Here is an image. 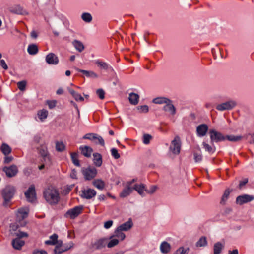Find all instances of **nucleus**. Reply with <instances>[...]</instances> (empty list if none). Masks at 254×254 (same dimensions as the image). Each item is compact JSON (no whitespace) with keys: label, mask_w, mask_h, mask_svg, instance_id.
Wrapping results in <instances>:
<instances>
[{"label":"nucleus","mask_w":254,"mask_h":254,"mask_svg":"<svg viewBox=\"0 0 254 254\" xmlns=\"http://www.w3.org/2000/svg\"><path fill=\"white\" fill-rule=\"evenodd\" d=\"M43 196L49 204H57L60 200V194L57 189L53 186H49L43 192Z\"/></svg>","instance_id":"nucleus-1"},{"label":"nucleus","mask_w":254,"mask_h":254,"mask_svg":"<svg viewBox=\"0 0 254 254\" xmlns=\"http://www.w3.org/2000/svg\"><path fill=\"white\" fill-rule=\"evenodd\" d=\"M210 142L211 144L214 142H219L226 140V137L221 132L214 129H211L209 130Z\"/></svg>","instance_id":"nucleus-2"},{"label":"nucleus","mask_w":254,"mask_h":254,"mask_svg":"<svg viewBox=\"0 0 254 254\" xmlns=\"http://www.w3.org/2000/svg\"><path fill=\"white\" fill-rule=\"evenodd\" d=\"M15 191V187L12 186L8 185L5 187L2 192V196L5 202L10 201L13 197Z\"/></svg>","instance_id":"nucleus-3"},{"label":"nucleus","mask_w":254,"mask_h":254,"mask_svg":"<svg viewBox=\"0 0 254 254\" xmlns=\"http://www.w3.org/2000/svg\"><path fill=\"white\" fill-rule=\"evenodd\" d=\"M181 147V142L180 138L178 136H176L171 141L169 149L174 154L177 155L180 152Z\"/></svg>","instance_id":"nucleus-4"},{"label":"nucleus","mask_w":254,"mask_h":254,"mask_svg":"<svg viewBox=\"0 0 254 254\" xmlns=\"http://www.w3.org/2000/svg\"><path fill=\"white\" fill-rule=\"evenodd\" d=\"M82 173L86 180H91L96 176L97 171L94 167H88L82 169Z\"/></svg>","instance_id":"nucleus-5"},{"label":"nucleus","mask_w":254,"mask_h":254,"mask_svg":"<svg viewBox=\"0 0 254 254\" xmlns=\"http://www.w3.org/2000/svg\"><path fill=\"white\" fill-rule=\"evenodd\" d=\"M83 206H77L68 210L65 214V217H69L71 219H74L80 214L82 211Z\"/></svg>","instance_id":"nucleus-6"},{"label":"nucleus","mask_w":254,"mask_h":254,"mask_svg":"<svg viewBox=\"0 0 254 254\" xmlns=\"http://www.w3.org/2000/svg\"><path fill=\"white\" fill-rule=\"evenodd\" d=\"M236 102L234 100H229L218 104L216 108L218 111L230 110L236 106Z\"/></svg>","instance_id":"nucleus-7"},{"label":"nucleus","mask_w":254,"mask_h":254,"mask_svg":"<svg viewBox=\"0 0 254 254\" xmlns=\"http://www.w3.org/2000/svg\"><path fill=\"white\" fill-rule=\"evenodd\" d=\"M83 138L91 141H94L95 139H98V142H95V143L100 144L102 146H104L105 145L104 139L102 136L96 133H87L83 137Z\"/></svg>","instance_id":"nucleus-8"},{"label":"nucleus","mask_w":254,"mask_h":254,"mask_svg":"<svg viewBox=\"0 0 254 254\" xmlns=\"http://www.w3.org/2000/svg\"><path fill=\"white\" fill-rule=\"evenodd\" d=\"M25 195L27 200L30 202H34L36 200V194L35 186L31 185L25 192Z\"/></svg>","instance_id":"nucleus-9"},{"label":"nucleus","mask_w":254,"mask_h":254,"mask_svg":"<svg viewBox=\"0 0 254 254\" xmlns=\"http://www.w3.org/2000/svg\"><path fill=\"white\" fill-rule=\"evenodd\" d=\"M254 200V196L249 194H243L238 196L236 199V202L237 204L243 205L245 203L250 202Z\"/></svg>","instance_id":"nucleus-10"},{"label":"nucleus","mask_w":254,"mask_h":254,"mask_svg":"<svg viewBox=\"0 0 254 254\" xmlns=\"http://www.w3.org/2000/svg\"><path fill=\"white\" fill-rule=\"evenodd\" d=\"M135 181L134 179L132 181L127 182V183L125 188L123 189L122 191L120 193V196L121 197L124 198L129 195L133 190V186L132 184Z\"/></svg>","instance_id":"nucleus-11"},{"label":"nucleus","mask_w":254,"mask_h":254,"mask_svg":"<svg viewBox=\"0 0 254 254\" xmlns=\"http://www.w3.org/2000/svg\"><path fill=\"white\" fill-rule=\"evenodd\" d=\"M3 171L6 173L8 177H12L16 175L18 172V169L16 166L12 165L9 167H4Z\"/></svg>","instance_id":"nucleus-12"},{"label":"nucleus","mask_w":254,"mask_h":254,"mask_svg":"<svg viewBox=\"0 0 254 254\" xmlns=\"http://www.w3.org/2000/svg\"><path fill=\"white\" fill-rule=\"evenodd\" d=\"M208 126L205 124H202L196 127V133L197 136L202 137L204 136L208 132Z\"/></svg>","instance_id":"nucleus-13"},{"label":"nucleus","mask_w":254,"mask_h":254,"mask_svg":"<svg viewBox=\"0 0 254 254\" xmlns=\"http://www.w3.org/2000/svg\"><path fill=\"white\" fill-rule=\"evenodd\" d=\"M96 195V191L95 190L92 189H88L82 190L81 197L90 199L95 196Z\"/></svg>","instance_id":"nucleus-14"},{"label":"nucleus","mask_w":254,"mask_h":254,"mask_svg":"<svg viewBox=\"0 0 254 254\" xmlns=\"http://www.w3.org/2000/svg\"><path fill=\"white\" fill-rule=\"evenodd\" d=\"M108 241V238H107L99 239L92 244V247L96 249H101L107 245Z\"/></svg>","instance_id":"nucleus-15"},{"label":"nucleus","mask_w":254,"mask_h":254,"mask_svg":"<svg viewBox=\"0 0 254 254\" xmlns=\"http://www.w3.org/2000/svg\"><path fill=\"white\" fill-rule=\"evenodd\" d=\"M45 60L49 64L56 65L59 63L58 57L53 53H49L46 56Z\"/></svg>","instance_id":"nucleus-16"},{"label":"nucleus","mask_w":254,"mask_h":254,"mask_svg":"<svg viewBox=\"0 0 254 254\" xmlns=\"http://www.w3.org/2000/svg\"><path fill=\"white\" fill-rule=\"evenodd\" d=\"M163 110L166 112H168L171 115H174L176 114V110L174 106L172 104V101L169 99V101L166 103L163 107Z\"/></svg>","instance_id":"nucleus-17"},{"label":"nucleus","mask_w":254,"mask_h":254,"mask_svg":"<svg viewBox=\"0 0 254 254\" xmlns=\"http://www.w3.org/2000/svg\"><path fill=\"white\" fill-rule=\"evenodd\" d=\"M82 154L87 158L90 157L93 152V149L88 146H81L79 148Z\"/></svg>","instance_id":"nucleus-18"},{"label":"nucleus","mask_w":254,"mask_h":254,"mask_svg":"<svg viewBox=\"0 0 254 254\" xmlns=\"http://www.w3.org/2000/svg\"><path fill=\"white\" fill-rule=\"evenodd\" d=\"M73 243L72 242H70L68 243V246L67 247H65L64 248H63L62 247L59 246H56L54 249L55 254H60L63 252L66 251L72 248L73 246Z\"/></svg>","instance_id":"nucleus-19"},{"label":"nucleus","mask_w":254,"mask_h":254,"mask_svg":"<svg viewBox=\"0 0 254 254\" xmlns=\"http://www.w3.org/2000/svg\"><path fill=\"white\" fill-rule=\"evenodd\" d=\"M122 231V230L119 229V228L117 227L114 231V234L111 236L110 237V239L116 237L119 240H124L126 238V235Z\"/></svg>","instance_id":"nucleus-20"},{"label":"nucleus","mask_w":254,"mask_h":254,"mask_svg":"<svg viewBox=\"0 0 254 254\" xmlns=\"http://www.w3.org/2000/svg\"><path fill=\"white\" fill-rule=\"evenodd\" d=\"M133 226V223L131 219L130 218L129 220L125 223L120 225L118 227L119 229L123 231H127L130 230Z\"/></svg>","instance_id":"nucleus-21"},{"label":"nucleus","mask_w":254,"mask_h":254,"mask_svg":"<svg viewBox=\"0 0 254 254\" xmlns=\"http://www.w3.org/2000/svg\"><path fill=\"white\" fill-rule=\"evenodd\" d=\"M145 188V186L143 184H135L133 186V190H136L138 194L142 196H144V191L146 190Z\"/></svg>","instance_id":"nucleus-22"},{"label":"nucleus","mask_w":254,"mask_h":254,"mask_svg":"<svg viewBox=\"0 0 254 254\" xmlns=\"http://www.w3.org/2000/svg\"><path fill=\"white\" fill-rule=\"evenodd\" d=\"M93 185L100 190H103L105 186V182L101 179H95L92 182Z\"/></svg>","instance_id":"nucleus-23"},{"label":"nucleus","mask_w":254,"mask_h":254,"mask_svg":"<svg viewBox=\"0 0 254 254\" xmlns=\"http://www.w3.org/2000/svg\"><path fill=\"white\" fill-rule=\"evenodd\" d=\"M24 244V241L19 238H15L13 239L12 242V245L13 248L17 250L21 249Z\"/></svg>","instance_id":"nucleus-24"},{"label":"nucleus","mask_w":254,"mask_h":254,"mask_svg":"<svg viewBox=\"0 0 254 254\" xmlns=\"http://www.w3.org/2000/svg\"><path fill=\"white\" fill-rule=\"evenodd\" d=\"M39 153L45 160L46 159L50 160L47 147L45 145H42L41 146L39 149Z\"/></svg>","instance_id":"nucleus-25"},{"label":"nucleus","mask_w":254,"mask_h":254,"mask_svg":"<svg viewBox=\"0 0 254 254\" xmlns=\"http://www.w3.org/2000/svg\"><path fill=\"white\" fill-rule=\"evenodd\" d=\"M93 162L95 166L100 167L102 164V156L100 153H95L93 154Z\"/></svg>","instance_id":"nucleus-26"},{"label":"nucleus","mask_w":254,"mask_h":254,"mask_svg":"<svg viewBox=\"0 0 254 254\" xmlns=\"http://www.w3.org/2000/svg\"><path fill=\"white\" fill-rule=\"evenodd\" d=\"M77 70L81 73H82L86 77L91 78H97L98 77V75L94 72L92 71H87L80 69H77Z\"/></svg>","instance_id":"nucleus-27"},{"label":"nucleus","mask_w":254,"mask_h":254,"mask_svg":"<svg viewBox=\"0 0 254 254\" xmlns=\"http://www.w3.org/2000/svg\"><path fill=\"white\" fill-rule=\"evenodd\" d=\"M211 144V145H210L205 142H203L202 143L203 148L206 151L208 152L210 154H213L216 150V147L214 146V143Z\"/></svg>","instance_id":"nucleus-28"},{"label":"nucleus","mask_w":254,"mask_h":254,"mask_svg":"<svg viewBox=\"0 0 254 254\" xmlns=\"http://www.w3.org/2000/svg\"><path fill=\"white\" fill-rule=\"evenodd\" d=\"M38 47L35 44H31L28 45L27 52L31 55H35L38 52Z\"/></svg>","instance_id":"nucleus-29"},{"label":"nucleus","mask_w":254,"mask_h":254,"mask_svg":"<svg viewBox=\"0 0 254 254\" xmlns=\"http://www.w3.org/2000/svg\"><path fill=\"white\" fill-rule=\"evenodd\" d=\"M161 252L163 254L168 253L171 249L170 245L167 242H163L160 247Z\"/></svg>","instance_id":"nucleus-30"},{"label":"nucleus","mask_w":254,"mask_h":254,"mask_svg":"<svg viewBox=\"0 0 254 254\" xmlns=\"http://www.w3.org/2000/svg\"><path fill=\"white\" fill-rule=\"evenodd\" d=\"M72 45L76 50L79 52H82L85 48L83 44L81 41L77 40L73 41Z\"/></svg>","instance_id":"nucleus-31"},{"label":"nucleus","mask_w":254,"mask_h":254,"mask_svg":"<svg viewBox=\"0 0 254 254\" xmlns=\"http://www.w3.org/2000/svg\"><path fill=\"white\" fill-rule=\"evenodd\" d=\"M139 96L137 94L131 93L129 95L128 99L130 103L132 105H136L138 102Z\"/></svg>","instance_id":"nucleus-32"},{"label":"nucleus","mask_w":254,"mask_h":254,"mask_svg":"<svg viewBox=\"0 0 254 254\" xmlns=\"http://www.w3.org/2000/svg\"><path fill=\"white\" fill-rule=\"evenodd\" d=\"M9 10L11 13L16 14H22L23 12V8L18 5L10 7Z\"/></svg>","instance_id":"nucleus-33"},{"label":"nucleus","mask_w":254,"mask_h":254,"mask_svg":"<svg viewBox=\"0 0 254 254\" xmlns=\"http://www.w3.org/2000/svg\"><path fill=\"white\" fill-rule=\"evenodd\" d=\"M169 101V99L164 97H159L153 99L152 102L156 104H166Z\"/></svg>","instance_id":"nucleus-34"},{"label":"nucleus","mask_w":254,"mask_h":254,"mask_svg":"<svg viewBox=\"0 0 254 254\" xmlns=\"http://www.w3.org/2000/svg\"><path fill=\"white\" fill-rule=\"evenodd\" d=\"M0 149L3 154L5 156L8 155L11 152V147L8 144L5 143L2 144Z\"/></svg>","instance_id":"nucleus-35"},{"label":"nucleus","mask_w":254,"mask_h":254,"mask_svg":"<svg viewBox=\"0 0 254 254\" xmlns=\"http://www.w3.org/2000/svg\"><path fill=\"white\" fill-rule=\"evenodd\" d=\"M224 247V245L220 242L215 243L213 248L214 254H220Z\"/></svg>","instance_id":"nucleus-36"},{"label":"nucleus","mask_w":254,"mask_h":254,"mask_svg":"<svg viewBox=\"0 0 254 254\" xmlns=\"http://www.w3.org/2000/svg\"><path fill=\"white\" fill-rule=\"evenodd\" d=\"M68 91L76 101H83L84 100V98L80 94L75 92L74 90L69 89Z\"/></svg>","instance_id":"nucleus-37"},{"label":"nucleus","mask_w":254,"mask_h":254,"mask_svg":"<svg viewBox=\"0 0 254 254\" xmlns=\"http://www.w3.org/2000/svg\"><path fill=\"white\" fill-rule=\"evenodd\" d=\"M81 19L86 23H90L92 20V16L88 12H84L81 15Z\"/></svg>","instance_id":"nucleus-38"},{"label":"nucleus","mask_w":254,"mask_h":254,"mask_svg":"<svg viewBox=\"0 0 254 254\" xmlns=\"http://www.w3.org/2000/svg\"><path fill=\"white\" fill-rule=\"evenodd\" d=\"M72 163L74 165L76 166H80V164L79 163V160L78 159V154L76 152H72L70 153Z\"/></svg>","instance_id":"nucleus-39"},{"label":"nucleus","mask_w":254,"mask_h":254,"mask_svg":"<svg viewBox=\"0 0 254 254\" xmlns=\"http://www.w3.org/2000/svg\"><path fill=\"white\" fill-rule=\"evenodd\" d=\"M226 140H228L232 142H237L242 139L243 137L241 135L235 136L234 135H225Z\"/></svg>","instance_id":"nucleus-40"},{"label":"nucleus","mask_w":254,"mask_h":254,"mask_svg":"<svg viewBox=\"0 0 254 254\" xmlns=\"http://www.w3.org/2000/svg\"><path fill=\"white\" fill-rule=\"evenodd\" d=\"M95 63L101 68H103L105 70H108L109 68H111L113 70L112 68L107 63L101 61L100 60H97L95 62Z\"/></svg>","instance_id":"nucleus-41"},{"label":"nucleus","mask_w":254,"mask_h":254,"mask_svg":"<svg viewBox=\"0 0 254 254\" xmlns=\"http://www.w3.org/2000/svg\"><path fill=\"white\" fill-rule=\"evenodd\" d=\"M58 235L54 234L50 237V239L45 242L47 245H55L58 240Z\"/></svg>","instance_id":"nucleus-42"},{"label":"nucleus","mask_w":254,"mask_h":254,"mask_svg":"<svg viewBox=\"0 0 254 254\" xmlns=\"http://www.w3.org/2000/svg\"><path fill=\"white\" fill-rule=\"evenodd\" d=\"M48 112L45 109H43L38 112V116L41 121H43L48 116Z\"/></svg>","instance_id":"nucleus-43"},{"label":"nucleus","mask_w":254,"mask_h":254,"mask_svg":"<svg viewBox=\"0 0 254 254\" xmlns=\"http://www.w3.org/2000/svg\"><path fill=\"white\" fill-rule=\"evenodd\" d=\"M28 215V210L25 208H20L18 209L17 216L20 217L22 219L27 217Z\"/></svg>","instance_id":"nucleus-44"},{"label":"nucleus","mask_w":254,"mask_h":254,"mask_svg":"<svg viewBox=\"0 0 254 254\" xmlns=\"http://www.w3.org/2000/svg\"><path fill=\"white\" fill-rule=\"evenodd\" d=\"M110 239V238L108 239V240ZM119 243V240L117 238H112L110 239V241L107 242V246L108 248H112L116 245H117Z\"/></svg>","instance_id":"nucleus-45"},{"label":"nucleus","mask_w":254,"mask_h":254,"mask_svg":"<svg viewBox=\"0 0 254 254\" xmlns=\"http://www.w3.org/2000/svg\"><path fill=\"white\" fill-rule=\"evenodd\" d=\"M207 244V241L205 237H201L197 242L196 246L197 247H204Z\"/></svg>","instance_id":"nucleus-46"},{"label":"nucleus","mask_w":254,"mask_h":254,"mask_svg":"<svg viewBox=\"0 0 254 254\" xmlns=\"http://www.w3.org/2000/svg\"><path fill=\"white\" fill-rule=\"evenodd\" d=\"M65 146L62 141H57L56 142V149L58 152H62L65 150Z\"/></svg>","instance_id":"nucleus-47"},{"label":"nucleus","mask_w":254,"mask_h":254,"mask_svg":"<svg viewBox=\"0 0 254 254\" xmlns=\"http://www.w3.org/2000/svg\"><path fill=\"white\" fill-rule=\"evenodd\" d=\"M189 252V248L181 247L179 248L174 253V254H188Z\"/></svg>","instance_id":"nucleus-48"},{"label":"nucleus","mask_w":254,"mask_h":254,"mask_svg":"<svg viewBox=\"0 0 254 254\" xmlns=\"http://www.w3.org/2000/svg\"><path fill=\"white\" fill-rule=\"evenodd\" d=\"M231 190L229 189L225 190L221 200V204H225L226 200H227Z\"/></svg>","instance_id":"nucleus-49"},{"label":"nucleus","mask_w":254,"mask_h":254,"mask_svg":"<svg viewBox=\"0 0 254 254\" xmlns=\"http://www.w3.org/2000/svg\"><path fill=\"white\" fill-rule=\"evenodd\" d=\"M27 82L25 80H22L17 83V87L20 91H24L25 90Z\"/></svg>","instance_id":"nucleus-50"},{"label":"nucleus","mask_w":254,"mask_h":254,"mask_svg":"<svg viewBox=\"0 0 254 254\" xmlns=\"http://www.w3.org/2000/svg\"><path fill=\"white\" fill-rule=\"evenodd\" d=\"M152 139V136L148 134H146L143 135V142L145 144H148L149 143L150 140Z\"/></svg>","instance_id":"nucleus-51"},{"label":"nucleus","mask_w":254,"mask_h":254,"mask_svg":"<svg viewBox=\"0 0 254 254\" xmlns=\"http://www.w3.org/2000/svg\"><path fill=\"white\" fill-rule=\"evenodd\" d=\"M111 152L112 156L116 159H119L120 157V155L118 153V150L116 148H112L111 150Z\"/></svg>","instance_id":"nucleus-52"},{"label":"nucleus","mask_w":254,"mask_h":254,"mask_svg":"<svg viewBox=\"0 0 254 254\" xmlns=\"http://www.w3.org/2000/svg\"><path fill=\"white\" fill-rule=\"evenodd\" d=\"M96 94L100 99H104L105 98V92L102 89H99L96 91Z\"/></svg>","instance_id":"nucleus-53"},{"label":"nucleus","mask_w":254,"mask_h":254,"mask_svg":"<svg viewBox=\"0 0 254 254\" xmlns=\"http://www.w3.org/2000/svg\"><path fill=\"white\" fill-rule=\"evenodd\" d=\"M157 189V187L156 186H151L149 189L145 190V191L149 194H152L154 193Z\"/></svg>","instance_id":"nucleus-54"},{"label":"nucleus","mask_w":254,"mask_h":254,"mask_svg":"<svg viewBox=\"0 0 254 254\" xmlns=\"http://www.w3.org/2000/svg\"><path fill=\"white\" fill-rule=\"evenodd\" d=\"M138 109L141 112L147 113L149 111L148 106L147 105H142L138 107Z\"/></svg>","instance_id":"nucleus-55"},{"label":"nucleus","mask_w":254,"mask_h":254,"mask_svg":"<svg viewBox=\"0 0 254 254\" xmlns=\"http://www.w3.org/2000/svg\"><path fill=\"white\" fill-rule=\"evenodd\" d=\"M113 224V221L112 220H108L104 222V227L106 229H109L111 228Z\"/></svg>","instance_id":"nucleus-56"},{"label":"nucleus","mask_w":254,"mask_h":254,"mask_svg":"<svg viewBox=\"0 0 254 254\" xmlns=\"http://www.w3.org/2000/svg\"><path fill=\"white\" fill-rule=\"evenodd\" d=\"M194 158L196 162H200L202 160V155L197 153H194Z\"/></svg>","instance_id":"nucleus-57"},{"label":"nucleus","mask_w":254,"mask_h":254,"mask_svg":"<svg viewBox=\"0 0 254 254\" xmlns=\"http://www.w3.org/2000/svg\"><path fill=\"white\" fill-rule=\"evenodd\" d=\"M248 182V178H245L243 180L240 181V183H239V188L240 189H242L243 186L244 185H245Z\"/></svg>","instance_id":"nucleus-58"},{"label":"nucleus","mask_w":254,"mask_h":254,"mask_svg":"<svg viewBox=\"0 0 254 254\" xmlns=\"http://www.w3.org/2000/svg\"><path fill=\"white\" fill-rule=\"evenodd\" d=\"M16 236L17 237V238L21 239L23 237H27L28 235L26 233L23 232H18L15 234Z\"/></svg>","instance_id":"nucleus-59"},{"label":"nucleus","mask_w":254,"mask_h":254,"mask_svg":"<svg viewBox=\"0 0 254 254\" xmlns=\"http://www.w3.org/2000/svg\"><path fill=\"white\" fill-rule=\"evenodd\" d=\"M249 137L251 138V140L249 141L250 143L254 144V134L249 133L245 135L247 139H249Z\"/></svg>","instance_id":"nucleus-60"},{"label":"nucleus","mask_w":254,"mask_h":254,"mask_svg":"<svg viewBox=\"0 0 254 254\" xmlns=\"http://www.w3.org/2000/svg\"><path fill=\"white\" fill-rule=\"evenodd\" d=\"M56 101L55 100L53 101H47V104L49 106V108L50 109H53L54 108L56 105Z\"/></svg>","instance_id":"nucleus-61"},{"label":"nucleus","mask_w":254,"mask_h":254,"mask_svg":"<svg viewBox=\"0 0 254 254\" xmlns=\"http://www.w3.org/2000/svg\"><path fill=\"white\" fill-rule=\"evenodd\" d=\"M0 65L1 66V67L4 69L6 70L8 69L7 65L4 60H0Z\"/></svg>","instance_id":"nucleus-62"},{"label":"nucleus","mask_w":254,"mask_h":254,"mask_svg":"<svg viewBox=\"0 0 254 254\" xmlns=\"http://www.w3.org/2000/svg\"><path fill=\"white\" fill-rule=\"evenodd\" d=\"M13 158L10 156H6L4 158V163H10L11 161H12Z\"/></svg>","instance_id":"nucleus-63"},{"label":"nucleus","mask_w":254,"mask_h":254,"mask_svg":"<svg viewBox=\"0 0 254 254\" xmlns=\"http://www.w3.org/2000/svg\"><path fill=\"white\" fill-rule=\"evenodd\" d=\"M33 254H47V253L44 250H37L34 251Z\"/></svg>","instance_id":"nucleus-64"}]
</instances>
